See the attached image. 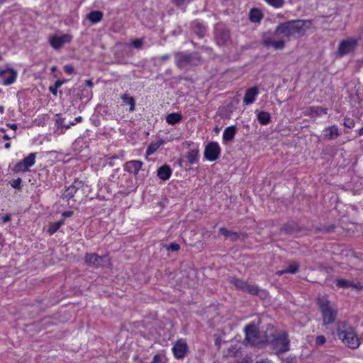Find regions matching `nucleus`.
Wrapping results in <instances>:
<instances>
[{
	"instance_id": "nucleus-28",
	"label": "nucleus",
	"mask_w": 363,
	"mask_h": 363,
	"mask_svg": "<svg viewBox=\"0 0 363 363\" xmlns=\"http://www.w3.org/2000/svg\"><path fill=\"white\" fill-rule=\"evenodd\" d=\"M104 13L100 11H91L86 16V18L92 23H96L102 20Z\"/></svg>"
},
{
	"instance_id": "nucleus-52",
	"label": "nucleus",
	"mask_w": 363,
	"mask_h": 363,
	"mask_svg": "<svg viewBox=\"0 0 363 363\" xmlns=\"http://www.w3.org/2000/svg\"><path fill=\"white\" fill-rule=\"evenodd\" d=\"M72 215H73V211H64V212L62 213V216H63L64 217H66V218H67V217H70V216H72Z\"/></svg>"
},
{
	"instance_id": "nucleus-9",
	"label": "nucleus",
	"mask_w": 363,
	"mask_h": 363,
	"mask_svg": "<svg viewBox=\"0 0 363 363\" xmlns=\"http://www.w3.org/2000/svg\"><path fill=\"white\" fill-rule=\"evenodd\" d=\"M272 33L270 31L263 33L262 34L261 44L266 48L272 47L277 50H281L284 49L286 44L285 40H273L272 39Z\"/></svg>"
},
{
	"instance_id": "nucleus-16",
	"label": "nucleus",
	"mask_w": 363,
	"mask_h": 363,
	"mask_svg": "<svg viewBox=\"0 0 363 363\" xmlns=\"http://www.w3.org/2000/svg\"><path fill=\"white\" fill-rule=\"evenodd\" d=\"M328 108H322L320 106H309L307 108L305 112V116H308L311 118L317 117L322 114H327Z\"/></svg>"
},
{
	"instance_id": "nucleus-54",
	"label": "nucleus",
	"mask_w": 363,
	"mask_h": 363,
	"mask_svg": "<svg viewBox=\"0 0 363 363\" xmlns=\"http://www.w3.org/2000/svg\"><path fill=\"white\" fill-rule=\"evenodd\" d=\"M255 363H273L271 360L267 359H261L260 361H257Z\"/></svg>"
},
{
	"instance_id": "nucleus-4",
	"label": "nucleus",
	"mask_w": 363,
	"mask_h": 363,
	"mask_svg": "<svg viewBox=\"0 0 363 363\" xmlns=\"http://www.w3.org/2000/svg\"><path fill=\"white\" fill-rule=\"evenodd\" d=\"M317 304L322 315L323 325L333 323L336 320L337 311L331 305L330 301L325 297L321 296L317 298Z\"/></svg>"
},
{
	"instance_id": "nucleus-10",
	"label": "nucleus",
	"mask_w": 363,
	"mask_h": 363,
	"mask_svg": "<svg viewBox=\"0 0 363 363\" xmlns=\"http://www.w3.org/2000/svg\"><path fill=\"white\" fill-rule=\"evenodd\" d=\"M220 154V148L216 142H211L208 143L204 150V157L210 161L216 160Z\"/></svg>"
},
{
	"instance_id": "nucleus-13",
	"label": "nucleus",
	"mask_w": 363,
	"mask_h": 363,
	"mask_svg": "<svg viewBox=\"0 0 363 363\" xmlns=\"http://www.w3.org/2000/svg\"><path fill=\"white\" fill-rule=\"evenodd\" d=\"M188 350L187 344L185 341L180 339L174 345L172 351L174 355L177 359H182L186 354Z\"/></svg>"
},
{
	"instance_id": "nucleus-59",
	"label": "nucleus",
	"mask_w": 363,
	"mask_h": 363,
	"mask_svg": "<svg viewBox=\"0 0 363 363\" xmlns=\"http://www.w3.org/2000/svg\"><path fill=\"white\" fill-rule=\"evenodd\" d=\"M286 272H285V269H283V270L277 271V272H276V274H277V275H279V276H281V275H282V274H286Z\"/></svg>"
},
{
	"instance_id": "nucleus-37",
	"label": "nucleus",
	"mask_w": 363,
	"mask_h": 363,
	"mask_svg": "<svg viewBox=\"0 0 363 363\" xmlns=\"http://www.w3.org/2000/svg\"><path fill=\"white\" fill-rule=\"evenodd\" d=\"M259 289L256 285L247 284L245 291H247L249 294L252 295H258Z\"/></svg>"
},
{
	"instance_id": "nucleus-24",
	"label": "nucleus",
	"mask_w": 363,
	"mask_h": 363,
	"mask_svg": "<svg viewBox=\"0 0 363 363\" xmlns=\"http://www.w3.org/2000/svg\"><path fill=\"white\" fill-rule=\"evenodd\" d=\"M218 232L225 238H230V240L233 242H235L240 238V235L238 233L229 230L224 227L220 228Z\"/></svg>"
},
{
	"instance_id": "nucleus-42",
	"label": "nucleus",
	"mask_w": 363,
	"mask_h": 363,
	"mask_svg": "<svg viewBox=\"0 0 363 363\" xmlns=\"http://www.w3.org/2000/svg\"><path fill=\"white\" fill-rule=\"evenodd\" d=\"M21 182L22 180L21 178H18L16 179H13L11 182V186L15 189H21Z\"/></svg>"
},
{
	"instance_id": "nucleus-19",
	"label": "nucleus",
	"mask_w": 363,
	"mask_h": 363,
	"mask_svg": "<svg viewBox=\"0 0 363 363\" xmlns=\"http://www.w3.org/2000/svg\"><path fill=\"white\" fill-rule=\"evenodd\" d=\"M143 162L140 160H131L125 163V169L136 175L142 167Z\"/></svg>"
},
{
	"instance_id": "nucleus-6",
	"label": "nucleus",
	"mask_w": 363,
	"mask_h": 363,
	"mask_svg": "<svg viewBox=\"0 0 363 363\" xmlns=\"http://www.w3.org/2000/svg\"><path fill=\"white\" fill-rule=\"evenodd\" d=\"M214 40L220 47L228 45L231 43L230 30L223 25H216L214 29Z\"/></svg>"
},
{
	"instance_id": "nucleus-45",
	"label": "nucleus",
	"mask_w": 363,
	"mask_h": 363,
	"mask_svg": "<svg viewBox=\"0 0 363 363\" xmlns=\"http://www.w3.org/2000/svg\"><path fill=\"white\" fill-rule=\"evenodd\" d=\"M325 342V337L323 335H318L315 338V345L320 346Z\"/></svg>"
},
{
	"instance_id": "nucleus-60",
	"label": "nucleus",
	"mask_w": 363,
	"mask_h": 363,
	"mask_svg": "<svg viewBox=\"0 0 363 363\" xmlns=\"http://www.w3.org/2000/svg\"><path fill=\"white\" fill-rule=\"evenodd\" d=\"M169 58V56L168 55H164L161 57L162 61L167 60Z\"/></svg>"
},
{
	"instance_id": "nucleus-61",
	"label": "nucleus",
	"mask_w": 363,
	"mask_h": 363,
	"mask_svg": "<svg viewBox=\"0 0 363 363\" xmlns=\"http://www.w3.org/2000/svg\"><path fill=\"white\" fill-rule=\"evenodd\" d=\"M358 134L359 135H363V126L359 130Z\"/></svg>"
},
{
	"instance_id": "nucleus-56",
	"label": "nucleus",
	"mask_w": 363,
	"mask_h": 363,
	"mask_svg": "<svg viewBox=\"0 0 363 363\" xmlns=\"http://www.w3.org/2000/svg\"><path fill=\"white\" fill-rule=\"evenodd\" d=\"M7 126H9V128H11L12 130H16L17 129V125L15 124V123H13V124H11V123H8L7 124Z\"/></svg>"
},
{
	"instance_id": "nucleus-26",
	"label": "nucleus",
	"mask_w": 363,
	"mask_h": 363,
	"mask_svg": "<svg viewBox=\"0 0 363 363\" xmlns=\"http://www.w3.org/2000/svg\"><path fill=\"white\" fill-rule=\"evenodd\" d=\"M183 120V116L179 113H172L167 116L166 121L169 125H175L179 123Z\"/></svg>"
},
{
	"instance_id": "nucleus-8",
	"label": "nucleus",
	"mask_w": 363,
	"mask_h": 363,
	"mask_svg": "<svg viewBox=\"0 0 363 363\" xmlns=\"http://www.w3.org/2000/svg\"><path fill=\"white\" fill-rule=\"evenodd\" d=\"M357 46V40L353 38H348L341 41L338 45L336 55L342 57L353 52Z\"/></svg>"
},
{
	"instance_id": "nucleus-11",
	"label": "nucleus",
	"mask_w": 363,
	"mask_h": 363,
	"mask_svg": "<svg viewBox=\"0 0 363 363\" xmlns=\"http://www.w3.org/2000/svg\"><path fill=\"white\" fill-rule=\"evenodd\" d=\"M35 153H30L28 157H25L23 160L16 163L14 166L13 170L16 172H26L29 167L35 164Z\"/></svg>"
},
{
	"instance_id": "nucleus-21",
	"label": "nucleus",
	"mask_w": 363,
	"mask_h": 363,
	"mask_svg": "<svg viewBox=\"0 0 363 363\" xmlns=\"http://www.w3.org/2000/svg\"><path fill=\"white\" fill-rule=\"evenodd\" d=\"M323 138L327 140H334L340 135L338 128L335 125L325 128Z\"/></svg>"
},
{
	"instance_id": "nucleus-3",
	"label": "nucleus",
	"mask_w": 363,
	"mask_h": 363,
	"mask_svg": "<svg viewBox=\"0 0 363 363\" xmlns=\"http://www.w3.org/2000/svg\"><path fill=\"white\" fill-rule=\"evenodd\" d=\"M174 57L176 65L179 69L197 67L203 62V58L198 52H177L174 54Z\"/></svg>"
},
{
	"instance_id": "nucleus-29",
	"label": "nucleus",
	"mask_w": 363,
	"mask_h": 363,
	"mask_svg": "<svg viewBox=\"0 0 363 363\" xmlns=\"http://www.w3.org/2000/svg\"><path fill=\"white\" fill-rule=\"evenodd\" d=\"M250 20L253 23H259L263 18V14L258 9H252L249 13Z\"/></svg>"
},
{
	"instance_id": "nucleus-22",
	"label": "nucleus",
	"mask_w": 363,
	"mask_h": 363,
	"mask_svg": "<svg viewBox=\"0 0 363 363\" xmlns=\"http://www.w3.org/2000/svg\"><path fill=\"white\" fill-rule=\"evenodd\" d=\"M172 172L171 167L167 164H164L157 169V176L160 179L165 181L169 179Z\"/></svg>"
},
{
	"instance_id": "nucleus-32",
	"label": "nucleus",
	"mask_w": 363,
	"mask_h": 363,
	"mask_svg": "<svg viewBox=\"0 0 363 363\" xmlns=\"http://www.w3.org/2000/svg\"><path fill=\"white\" fill-rule=\"evenodd\" d=\"M164 140H160L156 143H151L146 150V155L153 154L162 145L164 144Z\"/></svg>"
},
{
	"instance_id": "nucleus-51",
	"label": "nucleus",
	"mask_w": 363,
	"mask_h": 363,
	"mask_svg": "<svg viewBox=\"0 0 363 363\" xmlns=\"http://www.w3.org/2000/svg\"><path fill=\"white\" fill-rule=\"evenodd\" d=\"M11 219V216L10 214H6L4 217H2V222L3 223H7L10 221Z\"/></svg>"
},
{
	"instance_id": "nucleus-23",
	"label": "nucleus",
	"mask_w": 363,
	"mask_h": 363,
	"mask_svg": "<svg viewBox=\"0 0 363 363\" xmlns=\"http://www.w3.org/2000/svg\"><path fill=\"white\" fill-rule=\"evenodd\" d=\"M300 228L297 223L294 222H289L287 223H285L282 225L281 228V232L284 233L285 234H293L296 232H299Z\"/></svg>"
},
{
	"instance_id": "nucleus-64",
	"label": "nucleus",
	"mask_w": 363,
	"mask_h": 363,
	"mask_svg": "<svg viewBox=\"0 0 363 363\" xmlns=\"http://www.w3.org/2000/svg\"><path fill=\"white\" fill-rule=\"evenodd\" d=\"M4 107L3 106H0V113H4Z\"/></svg>"
},
{
	"instance_id": "nucleus-36",
	"label": "nucleus",
	"mask_w": 363,
	"mask_h": 363,
	"mask_svg": "<svg viewBox=\"0 0 363 363\" xmlns=\"http://www.w3.org/2000/svg\"><path fill=\"white\" fill-rule=\"evenodd\" d=\"M65 81L57 80L53 86L49 87L50 91L55 96L57 94V89L60 87Z\"/></svg>"
},
{
	"instance_id": "nucleus-18",
	"label": "nucleus",
	"mask_w": 363,
	"mask_h": 363,
	"mask_svg": "<svg viewBox=\"0 0 363 363\" xmlns=\"http://www.w3.org/2000/svg\"><path fill=\"white\" fill-rule=\"evenodd\" d=\"M191 27L194 33L200 38H203L206 35V28L201 22L198 21H194L191 23Z\"/></svg>"
},
{
	"instance_id": "nucleus-41",
	"label": "nucleus",
	"mask_w": 363,
	"mask_h": 363,
	"mask_svg": "<svg viewBox=\"0 0 363 363\" xmlns=\"http://www.w3.org/2000/svg\"><path fill=\"white\" fill-rule=\"evenodd\" d=\"M335 228H336L335 225L330 224L329 225L323 226L321 228H316L315 231L316 232L321 231V232H324V233H332L335 230Z\"/></svg>"
},
{
	"instance_id": "nucleus-53",
	"label": "nucleus",
	"mask_w": 363,
	"mask_h": 363,
	"mask_svg": "<svg viewBox=\"0 0 363 363\" xmlns=\"http://www.w3.org/2000/svg\"><path fill=\"white\" fill-rule=\"evenodd\" d=\"M134 362H135V363H143V362L142 359H141V358H140L138 355H135V356L134 357Z\"/></svg>"
},
{
	"instance_id": "nucleus-50",
	"label": "nucleus",
	"mask_w": 363,
	"mask_h": 363,
	"mask_svg": "<svg viewBox=\"0 0 363 363\" xmlns=\"http://www.w3.org/2000/svg\"><path fill=\"white\" fill-rule=\"evenodd\" d=\"M152 362H153V363H161L162 359H161L160 355V354H155L154 356Z\"/></svg>"
},
{
	"instance_id": "nucleus-20",
	"label": "nucleus",
	"mask_w": 363,
	"mask_h": 363,
	"mask_svg": "<svg viewBox=\"0 0 363 363\" xmlns=\"http://www.w3.org/2000/svg\"><path fill=\"white\" fill-rule=\"evenodd\" d=\"M335 284L337 286L341 288H352L356 289H361L362 288L359 283L355 284L352 281L344 279H337Z\"/></svg>"
},
{
	"instance_id": "nucleus-40",
	"label": "nucleus",
	"mask_w": 363,
	"mask_h": 363,
	"mask_svg": "<svg viewBox=\"0 0 363 363\" xmlns=\"http://www.w3.org/2000/svg\"><path fill=\"white\" fill-rule=\"evenodd\" d=\"M64 120L65 119L62 118H60L56 120V125H57V127H62V128H65L66 129H68L72 125H75V123H69L67 124L64 122Z\"/></svg>"
},
{
	"instance_id": "nucleus-38",
	"label": "nucleus",
	"mask_w": 363,
	"mask_h": 363,
	"mask_svg": "<svg viewBox=\"0 0 363 363\" xmlns=\"http://www.w3.org/2000/svg\"><path fill=\"white\" fill-rule=\"evenodd\" d=\"M269 5L274 8L279 9L283 6L284 0H264Z\"/></svg>"
},
{
	"instance_id": "nucleus-55",
	"label": "nucleus",
	"mask_w": 363,
	"mask_h": 363,
	"mask_svg": "<svg viewBox=\"0 0 363 363\" xmlns=\"http://www.w3.org/2000/svg\"><path fill=\"white\" fill-rule=\"evenodd\" d=\"M85 84L89 87H92L94 86V84L91 79L86 80Z\"/></svg>"
},
{
	"instance_id": "nucleus-48",
	"label": "nucleus",
	"mask_w": 363,
	"mask_h": 363,
	"mask_svg": "<svg viewBox=\"0 0 363 363\" xmlns=\"http://www.w3.org/2000/svg\"><path fill=\"white\" fill-rule=\"evenodd\" d=\"M64 71L69 74H71L74 72V67L72 65H66L64 66Z\"/></svg>"
},
{
	"instance_id": "nucleus-2",
	"label": "nucleus",
	"mask_w": 363,
	"mask_h": 363,
	"mask_svg": "<svg viewBox=\"0 0 363 363\" xmlns=\"http://www.w3.org/2000/svg\"><path fill=\"white\" fill-rule=\"evenodd\" d=\"M336 332L342 342L351 349H357L360 342L354 328L345 321H340L336 325Z\"/></svg>"
},
{
	"instance_id": "nucleus-46",
	"label": "nucleus",
	"mask_w": 363,
	"mask_h": 363,
	"mask_svg": "<svg viewBox=\"0 0 363 363\" xmlns=\"http://www.w3.org/2000/svg\"><path fill=\"white\" fill-rule=\"evenodd\" d=\"M62 40V43L64 45L66 43H70L72 40V36L68 34H64L62 36H60Z\"/></svg>"
},
{
	"instance_id": "nucleus-39",
	"label": "nucleus",
	"mask_w": 363,
	"mask_h": 363,
	"mask_svg": "<svg viewBox=\"0 0 363 363\" xmlns=\"http://www.w3.org/2000/svg\"><path fill=\"white\" fill-rule=\"evenodd\" d=\"M299 270V265L296 262H293L290 264L286 269H285V272L289 274H296Z\"/></svg>"
},
{
	"instance_id": "nucleus-44",
	"label": "nucleus",
	"mask_w": 363,
	"mask_h": 363,
	"mask_svg": "<svg viewBox=\"0 0 363 363\" xmlns=\"http://www.w3.org/2000/svg\"><path fill=\"white\" fill-rule=\"evenodd\" d=\"M131 45L135 48H141L143 45V39H135L131 42Z\"/></svg>"
},
{
	"instance_id": "nucleus-12",
	"label": "nucleus",
	"mask_w": 363,
	"mask_h": 363,
	"mask_svg": "<svg viewBox=\"0 0 363 363\" xmlns=\"http://www.w3.org/2000/svg\"><path fill=\"white\" fill-rule=\"evenodd\" d=\"M84 184L78 180H75L72 184L68 186L62 194L63 199L69 200L73 198L75 194L82 191Z\"/></svg>"
},
{
	"instance_id": "nucleus-34",
	"label": "nucleus",
	"mask_w": 363,
	"mask_h": 363,
	"mask_svg": "<svg viewBox=\"0 0 363 363\" xmlns=\"http://www.w3.org/2000/svg\"><path fill=\"white\" fill-rule=\"evenodd\" d=\"M51 46L55 49H60L63 44L60 36H52L49 40Z\"/></svg>"
},
{
	"instance_id": "nucleus-47",
	"label": "nucleus",
	"mask_w": 363,
	"mask_h": 363,
	"mask_svg": "<svg viewBox=\"0 0 363 363\" xmlns=\"http://www.w3.org/2000/svg\"><path fill=\"white\" fill-rule=\"evenodd\" d=\"M343 125L348 128H352L354 126V122L353 120L347 118L345 119Z\"/></svg>"
},
{
	"instance_id": "nucleus-17",
	"label": "nucleus",
	"mask_w": 363,
	"mask_h": 363,
	"mask_svg": "<svg viewBox=\"0 0 363 363\" xmlns=\"http://www.w3.org/2000/svg\"><path fill=\"white\" fill-rule=\"evenodd\" d=\"M6 73H9V77L4 80L3 84L4 85H10L16 81L17 77V72L13 68H8L7 69H2L0 68V77H1Z\"/></svg>"
},
{
	"instance_id": "nucleus-58",
	"label": "nucleus",
	"mask_w": 363,
	"mask_h": 363,
	"mask_svg": "<svg viewBox=\"0 0 363 363\" xmlns=\"http://www.w3.org/2000/svg\"><path fill=\"white\" fill-rule=\"evenodd\" d=\"M82 121V118L81 116H78V117L75 118L74 121H72V123H75V124H76L77 123H80Z\"/></svg>"
},
{
	"instance_id": "nucleus-1",
	"label": "nucleus",
	"mask_w": 363,
	"mask_h": 363,
	"mask_svg": "<svg viewBox=\"0 0 363 363\" xmlns=\"http://www.w3.org/2000/svg\"><path fill=\"white\" fill-rule=\"evenodd\" d=\"M311 20H291L280 23L274 30V34L286 38L288 40L303 37L311 27Z\"/></svg>"
},
{
	"instance_id": "nucleus-15",
	"label": "nucleus",
	"mask_w": 363,
	"mask_h": 363,
	"mask_svg": "<svg viewBox=\"0 0 363 363\" xmlns=\"http://www.w3.org/2000/svg\"><path fill=\"white\" fill-rule=\"evenodd\" d=\"M258 94L259 90L257 86L247 89L243 98V102L247 105L252 104Z\"/></svg>"
},
{
	"instance_id": "nucleus-57",
	"label": "nucleus",
	"mask_w": 363,
	"mask_h": 363,
	"mask_svg": "<svg viewBox=\"0 0 363 363\" xmlns=\"http://www.w3.org/2000/svg\"><path fill=\"white\" fill-rule=\"evenodd\" d=\"M14 137H15L14 135L13 136H9V135L5 134V135H3L2 138L4 140H10V139H11L12 138H14Z\"/></svg>"
},
{
	"instance_id": "nucleus-49",
	"label": "nucleus",
	"mask_w": 363,
	"mask_h": 363,
	"mask_svg": "<svg viewBox=\"0 0 363 363\" xmlns=\"http://www.w3.org/2000/svg\"><path fill=\"white\" fill-rule=\"evenodd\" d=\"M185 1L186 0H172V2L178 7L184 4Z\"/></svg>"
},
{
	"instance_id": "nucleus-25",
	"label": "nucleus",
	"mask_w": 363,
	"mask_h": 363,
	"mask_svg": "<svg viewBox=\"0 0 363 363\" xmlns=\"http://www.w3.org/2000/svg\"><path fill=\"white\" fill-rule=\"evenodd\" d=\"M237 132V128L235 125H231L226 128L223 134V139L225 142H229L233 140Z\"/></svg>"
},
{
	"instance_id": "nucleus-27",
	"label": "nucleus",
	"mask_w": 363,
	"mask_h": 363,
	"mask_svg": "<svg viewBox=\"0 0 363 363\" xmlns=\"http://www.w3.org/2000/svg\"><path fill=\"white\" fill-rule=\"evenodd\" d=\"M256 112H257V121L261 125H267L271 122L272 117L269 113L264 111L259 112L256 111Z\"/></svg>"
},
{
	"instance_id": "nucleus-30",
	"label": "nucleus",
	"mask_w": 363,
	"mask_h": 363,
	"mask_svg": "<svg viewBox=\"0 0 363 363\" xmlns=\"http://www.w3.org/2000/svg\"><path fill=\"white\" fill-rule=\"evenodd\" d=\"M199 149L194 148L189 150L186 152V157L188 160V162L191 164H193L198 162L199 160Z\"/></svg>"
},
{
	"instance_id": "nucleus-43",
	"label": "nucleus",
	"mask_w": 363,
	"mask_h": 363,
	"mask_svg": "<svg viewBox=\"0 0 363 363\" xmlns=\"http://www.w3.org/2000/svg\"><path fill=\"white\" fill-rule=\"evenodd\" d=\"M166 248L167 250H170L172 252H177L180 249V245L177 243H170L169 245H166Z\"/></svg>"
},
{
	"instance_id": "nucleus-33",
	"label": "nucleus",
	"mask_w": 363,
	"mask_h": 363,
	"mask_svg": "<svg viewBox=\"0 0 363 363\" xmlns=\"http://www.w3.org/2000/svg\"><path fill=\"white\" fill-rule=\"evenodd\" d=\"M121 99L123 100V103L130 105V111H133L135 110V101L133 96H130L127 94H124L121 96Z\"/></svg>"
},
{
	"instance_id": "nucleus-14",
	"label": "nucleus",
	"mask_w": 363,
	"mask_h": 363,
	"mask_svg": "<svg viewBox=\"0 0 363 363\" xmlns=\"http://www.w3.org/2000/svg\"><path fill=\"white\" fill-rule=\"evenodd\" d=\"M102 260L103 257L96 253H86L85 255V262L89 266L99 267Z\"/></svg>"
},
{
	"instance_id": "nucleus-62",
	"label": "nucleus",
	"mask_w": 363,
	"mask_h": 363,
	"mask_svg": "<svg viewBox=\"0 0 363 363\" xmlns=\"http://www.w3.org/2000/svg\"><path fill=\"white\" fill-rule=\"evenodd\" d=\"M11 146V143H6L5 145H4V147L6 149H9Z\"/></svg>"
},
{
	"instance_id": "nucleus-31",
	"label": "nucleus",
	"mask_w": 363,
	"mask_h": 363,
	"mask_svg": "<svg viewBox=\"0 0 363 363\" xmlns=\"http://www.w3.org/2000/svg\"><path fill=\"white\" fill-rule=\"evenodd\" d=\"M230 283L233 284L237 289L244 291L247 284L246 281L236 277H231Z\"/></svg>"
},
{
	"instance_id": "nucleus-5",
	"label": "nucleus",
	"mask_w": 363,
	"mask_h": 363,
	"mask_svg": "<svg viewBox=\"0 0 363 363\" xmlns=\"http://www.w3.org/2000/svg\"><path fill=\"white\" fill-rule=\"evenodd\" d=\"M272 337L269 343L276 353H284L289 350V340L286 333H277L274 334Z\"/></svg>"
},
{
	"instance_id": "nucleus-35",
	"label": "nucleus",
	"mask_w": 363,
	"mask_h": 363,
	"mask_svg": "<svg viewBox=\"0 0 363 363\" xmlns=\"http://www.w3.org/2000/svg\"><path fill=\"white\" fill-rule=\"evenodd\" d=\"M63 223H64V220H60L58 222H55V223H52L50 225L49 229L48 230V233L50 235L54 234L55 233H56L58 230V229L61 227V225Z\"/></svg>"
},
{
	"instance_id": "nucleus-63",
	"label": "nucleus",
	"mask_w": 363,
	"mask_h": 363,
	"mask_svg": "<svg viewBox=\"0 0 363 363\" xmlns=\"http://www.w3.org/2000/svg\"><path fill=\"white\" fill-rule=\"evenodd\" d=\"M56 71H57V67H56V66H53V67H52V68H51V72H56Z\"/></svg>"
},
{
	"instance_id": "nucleus-7",
	"label": "nucleus",
	"mask_w": 363,
	"mask_h": 363,
	"mask_svg": "<svg viewBox=\"0 0 363 363\" xmlns=\"http://www.w3.org/2000/svg\"><path fill=\"white\" fill-rule=\"evenodd\" d=\"M245 340L252 345L257 346L264 342V340H261L259 333L254 323L245 326Z\"/></svg>"
}]
</instances>
